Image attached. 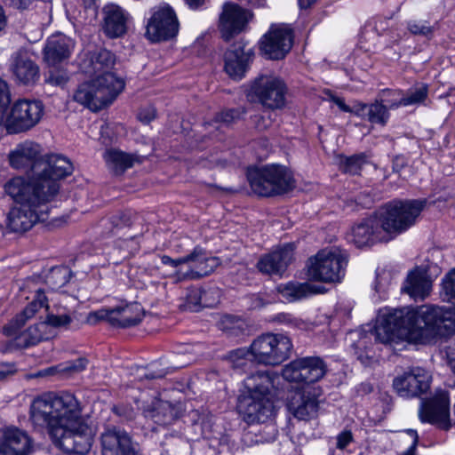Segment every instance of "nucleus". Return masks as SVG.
Listing matches in <instances>:
<instances>
[{
  "label": "nucleus",
  "mask_w": 455,
  "mask_h": 455,
  "mask_svg": "<svg viewBox=\"0 0 455 455\" xmlns=\"http://www.w3.org/2000/svg\"><path fill=\"white\" fill-rule=\"evenodd\" d=\"M453 334L455 306L425 304L380 314L370 333L358 332L359 339L351 347L356 359L363 365L370 366L374 360L371 337L383 344L403 339L427 344L436 338H447Z\"/></svg>",
  "instance_id": "f257e3e1"
},
{
  "label": "nucleus",
  "mask_w": 455,
  "mask_h": 455,
  "mask_svg": "<svg viewBox=\"0 0 455 455\" xmlns=\"http://www.w3.org/2000/svg\"><path fill=\"white\" fill-rule=\"evenodd\" d=\"M427 204V198L392 200L381 208L379 215L363 219L354 225L352 242L361 248L382 241L383 232L399 235L415 225Z\"/></svg>",
  "instance_id": "f03ea898"
},
{
  "label": "nucleus",
  "mask_w": 455,
  "mask_h": 455,
  "mask_svg": "<svg viewBox=\"0 0 455 455\" xmlns=\"http://www.w3.org/2000/svg\"><path fill=\"white\" fill-rule=\"evenodd\" d=\"M45 186L47 188L39 182L24 186L20 180H11L5 184V193L19 204L10 210L6 217L7 228L12 232H27L36 223L48 220L49 204L58 195L60 186Z\"/></svg>",
  "instance_id": "7ed1b4c3"
},
{
  "label": "nucleus",
  "mask_w": 455,
  "mask_h": 455,
  "mask_svg": "<svg viewBox=\"0 0 455 455\" xmlns=\"http://www.w3.org/2000/svg\"><path fill=\"white\" fill-rule=\"evenodd\" d=\"M327 372V364L319 356L297 358L286 364L282 371L284 379L290 382L303 383L300 390L296 391L289 399L287 408L298 419L308 420L317 415L320 387L310 386L319 381Z\"/></svg>",
  "instance_id": "20e7f679"
},
{
  "label": "nucleus",
  "mask_w": 455,
  "mask_h": 455,
  "mask_svg": "<svg viewBox=\"0 0 455 455\" xmlns=\"http://www.w3.org/2000/svg\"><path fill=\"white\" fill-rule=\"evenodd\" d=\"M10 165L17 170H24L28 174V180L16 177L12 180H20L24 186L39 182L45 186H60V180L70 175L73 171L71 162L60 155H49L40 156L39 145L26 141L17 146L15 150L9 155Z\"/></svg>",
  "instance_id": "39448f33"
},
{
  "label": "nucleus",
  "mask_w": 455,
  "mask_h": 455,
  "mask_svg": "<svg viewBox=\"0 0 455 455\" xmlns=\"http://www.w3.org/2000/svg\"><path fill=\"white\" fill-rule=\"evenodd\" d=\"M30 419L35 426L45 428L48 435L56 428L72 427L84 419L79 401L68 392L44 393L35 398Z\"/></svg>",
  "instance_id": "423d86ee"
},
{
  "label": "nucleus",
  "mask_w": 455,
  "mask_h": 455,
  "mask_svg": "<svg viewBox=\"0 0 455 455\" xmlns=\"http://www.w3.org/2000/svg\"><path fill=\"white\" fill-rule=\"evenodd\" d=\"M277 376L267 371H258L244 380L245 391L237 398V410L248 424L264 423L273 416L275 406L270 397Z\"/></svg>",
  "instance_id": "0eeeda50"
},
{
  "label": "nucleus",
  "mask_w": 455,
  "mask_h": 455,
  "mask_svg": "<svg viewBox=\"0 0 455 455\" xmlns=\"http://www.w3.org/2000/svg\"><path fill=\"white\" fill-rule=\"evenodd\" d=\"M247 179L254 194L271 197L285 194L294 188L291 172L281 164L249 168Z\"/></svg>",
  "instance_id": "6e6552de"
},
{
  "label": "nucleus",
  "mask_w": 455,
  "mask_h": 455,
  "mask_svg": "<svg viewBox=\"0 0 455 455\" xmlns=\"http://www.w3.org/2000/svg\"><path fill=\"white\" fill-rule=\"evenodd\" d=\"M104 79L114 84L109 85L101 79L92 78L78 85L73 96L74 100L92 111H99L110 105L124 88V83L111 75H107Z\"/></svg>",
  "instance_id": "1a4fd4ad"
},
{
  "label": "nucleus",
  "mask_w": 455,
  "mask_h": 455,
  "mask_svg": "<svg viewBox=\"0 0 455 455\" xmlns=\"http://www.w3.org/2000/svg\"><path fill=\"white\" fill-rule=\"evenodd\" d=\"M347 254L339 248L323 250L307 261V276L310 281L339 283L345 275Z\"/></svg>",
  "instance_id": "9d476101"
},
{
  "label": "nucleus",
  "mask_w": 455,
  "mask_h": 455,
  "mask_svg": "<svg viewBox=\"0 0 455 455\" xmlns=\"http://www.w3.org/2000/svg\"><path fill=\"white\" fill-rule=\"evenodd\" d=\"M293 348L291 339L282 333L262 334L250 346L254 360L265 365H279L287 360Z\"/></svg>",
  "instance_id": "9b49d317"
},
{
  "label": "nucleus",
  "mask_w": 455,
  "mask_h": 455,
  "mask_svg": "<svg viewBox=\"0 0 455 455\" xmlns=\"http://www.w3.org/2000/svg\"><path fill=\"white\" fill-rule=\"evenodd\" d=\"M49 436L52 443L65 453L84 455L92 448L94 432L84 419L72 427L56 428Z\"/></svg>",
  "instance_id": "f8f14e48"
},
{
  "label": "nucleus",
  "mask_w": 455,
  "mask_h": 455,
  "mask_svg": "<svg viewBox=\"0 0 455 455\" xmlns=\"http://www.w3.org/2000/svg\"><path fill=\"white\" fill-rule=\"evenodd\" d=\"M287 86L275 76H260L247 90L246 97L250 102L259 103L271 110L281 109L285 106Z\"/></svg>",
  "instance_id": "ddd939ff"
},
{
  "label": "nucleus",
  "mask_w": 455,
  "mask_h": 455,
  "mask_svg": "<svg viewBox=\"0 0 455 455\" xmlns=\"http://www.w3.org/2000/svg\"><path fill=\"white\" fill-rule=\"evenodd\" d=\"M44 115L40 100H19L11 108L5 118L9 133H20L36 126Z\"/></svg>",
  "instance_id": "4468645a"
},
{
  "label": "nucleus",
  "mask_w": 455,
  "mask_h": 455,
  "mask_svg": "<svg viewBox=\"0 0 455 455\" xmlns=\"http://www.w3.org/2000/svg\"><path fill=\"white\" fill-rule=\"evenodd\" d=\"M141 308L139 304H125L113 308H100L89 313L88 322L96 324L107 321L114 327L129 328L142 321Z\"/></svg>",
  "instance_id": "2eb2a0df"
},
{
  "label": "nucleus",
  "mask_w": 455,
  "mask_h": 455,
  "mask_svg": "<svg viewBox=\"0 0 455 455\" xmlns=\"http://www.w3.org/2000/svg\"><path fill=\"white\" fill-rule=\"evenodd\" d=\"M431 379L425 369L411 367L393 379V387L401 397H419L429 390Z\"/></svg>",
  "instance_id": "dca6fc26"
},
{
  "label": "nucleus",
  "mask_w": 455,
  "mask_h": 455,
  "mask_svg": "<svg viewBox=\"0 0 455 455\" xmlns=\"http://www.w3.org/2000/svg\"><path fill=\"white\" fill-rule=\"evenodd\" d=\"M116 62V56L105 48H99L84 52L79 62V68L82 73L95 79H101L104 84L111 85L113 83L105 81L107 75L116 76L111 72Z\"/></svg>",
  "instance_id": "f3484780"
},
{
  "label": "nucleus",
  "mask_w": 455,
  "mask_h": 455,
  "mask_svg": "<svg viewBox=\"0 0 455 455\" xmlns=\"http://www.w3.org/2000/svg\"><path fill=\"white\" fill-rule=\"evenodd\" d=\"M253 47L239 40L232 44L224 54V70L234 80H241L254 59Z\"/></svg>",
  "instance_id": "a211bd4d"
},
{
  "label": "nucleus",
  "mask_w": 455,
  "mask_h": 455,
  "mask_svg": "<svg viewBox=\"0 0 455 455\" xmlns=\"http://www.w3.org/2000/svg\"><path fill=\"white\" fill-rule=\"evenodd\" d=\"M179 21L174 11L167 6L155 11L148 20L147 37L152 42L167 41L178 34Z\"/></svg>",
  "instance_id": "6ab92c4d"
},
{
  "label": "nucleus",
  "mask_w": 455,
  "mask_h": 455,
  "mask_svg": "<svg viewBox=\"0 0 455 455\" xmlns=\"http://www.w3.org/2000/svg\"><path fill=\"white\" fill-rule=\"evenodd\" d=\"M101 455H141L138 443L125 430L108 427L100 436Z\"/></svg>",
  "instance_id": "aec40b11"
},
{
  "label": "nucleus",
  "mask_w": 455,
  "mask_h": 455,
  "mask_svg": "<svg viewBox=\"0 0 455 455\" xmlns=\"http://www.w3.org/2000/svg\"><path fill=\"white\" fill-rule=\"evenodd\" d=\"M293 42L292 32L288 28L272 26L259 42V49L271 60H282L291 51Z\"/></svg>",
  "instance_id": "412c9836"
},
{
  "label": "nucleus",
  "mask_w": 455,
  "mask_h": 455,
  "mask_svg": "<svg viewBox=\"0 0 455 455\" xmlns=\"http://www.w3.org/2000/svg\"><path fill=\"white\" fill-rule=\"evenodd\" d=\"M35 449V441L27 431L16 427L3 429L0 436V455H31Z\"/></svg>",
  "instance_id": "4be33fe9"
},
{
  "label": "nucleus",
  "mask_w": 455,
  "mask_h": 455,
  "mask_svg": "<svg viewBox=\"0 0 455 455\" xmlns=\"http://www.w3.org/2000/svg\"><path fill=\"white\" fill-rule=\"evenodd\" d=\"M251 12L237 4L228 2L223 5L220 17V31L225 41H229L235 35L241 33L251 19Z\"/></svg>",
  "instance_id": "5701e85b"
},
{
  "label": "nucleus",
  "mask_w": 455,
  "mask_h": 455,
  "mask_svg": "<svg viewBox=\"0 0 455 455\" xmlns=\"http://www.w3.org/2000/svg\"><path fill=\"white\" fill-rule=\"evenodd\" d=\"M294 250L293 243H285L263 255L257 263V268L263 274L282 275L293 260Z\"/></svg>",
  "instance_id": "b1692460"
},
{
  "label": "nucleus",
  "mask_w": 455,
  "mask_h": 455,
  "mask_svg": "<svg viewBox=\"0 0 455 455\" xmlns=\"http://www.w3.org/2000/svg\"><path fill=\"white\" fill-rule=\"evenodd\" d=\"M419 414L422 422L435 425L439 429L447 431L451 427L449 400L445 396L435 397L425 402Z\"/></svg>",
  "instance_id": "393cba45"
},
{
  "label": "nucleus",
  "mask_w": 455,
  "mask_h": 455,
  "mask_svg": "<svg viewBox=\"0 0 455 455\" xmlns=\"http://www.w3.org/2000/svg\"><path fill=\"white\" fill-rule=\"evenodd\" d=\"M10 71L15 82L25 86H34L40 78V68L24 52H15L11 59Z\"/></svg>",
  "instance_id": "a878e982"
},
{
  "label": "nucleus",
  "mask_w": 455,
  "mask_h": 455,
  "mask_svg": "<svg viewBox=\"0 0 455 455\" xmlns=\"http://www.w3.org/2000/svg\"><path fill=\"white\" fill-rule=\"evenodd\" d=\"M74 47L71 38L63 34L52 35L44 47V60L49 66H55L69 59Z\"/></svg>",
  "instance_id": "bb28decb"
},
{
  "label": "nucleus",
  "mask_w": 455,
  "mask_h": 455,
  "mask_svg": "<svg viewBox=\"0 0 455 455\" xmlns=\"http://www.w3.org/2000/svg\"><path fill=\"white\" fill-rule=\"evenodd\" d=\"M48 308L47 298L44 292L38 290L35 299L18 314L8 324L4 326V333L6 336H14L20 329L26 323L27 320L33 317L34 315L42 307Z\"/></svg>",
  "instance_id": "cd10ccee"
},
{
  "label": "nucleus",
  "mask_w": 455,
  "mask_h": 455,
  "mask_svg": "<svg viewBox=\"0 0 455 455\" xmlns=\"http://www.w3.org/2000/svg\"><path fill=\"white\" fill-rule=\"evenodd\" d=\"M103 11L105 34L110 38L119 37L125 34L127 18L124 11L115 4L106 6Z\"/></svg>",
  "instance_id": "c85d7f7f"
},
{
  "label": "nucleus",
  "mask_w": 455,
  "mask_h": 455,
  "mask_svg": "<svg viewBox=\"0 0 455 455\" xmlns=\"http://www.w3.org/2000/svg\"><path fill=\"white\" fill-rule=\"evenodd\" d=\"M181 415L178 406L167 401H159L152 408L145 411V417L150 419L158 426H169L176 421Z\"/></svg>",
  "instance_id": "c756f323"
},
{
  "label": "nucleus",
  "mask_w": 455,
  "mask_h": 455,
  "mask_svg": "<svg viewBox=\"0 0 455 455\" xmlns=\"http://www.w3.org/2000/svg\"><path fill=\"white\" fill-rule=\"evenodd\" d=\"M277 290L283 298L289 302L300 300L313 294L322 292L319 286L310 284L307 282L299 283L296 281H291L285 284H280L277 287Z\"/></svg>",
  "instance_id": "7c9ffc66"
},
{
  "label": "nucleus",
  "mask_w": 455,
  "mask_h": 455,
  "mask_svg": "<svg viewBox=\"0 0 455 455\" xmlns=\"http://www.w3.org/2000/svg\"><path fill=\"white\" fill-rule=\"evenodd\" d=\"M216 293L215 290H204L193 287L188 289L184 303L180 305V308L184 311L198 312L202 307H212L216 305V301H208L206 297L210 294Z\"/></svg>",
  "instance_id": "2f4dec72"
},
{
  "label": "nucleus",
  "mask_w": 455,
  "mask_h": 455,
  "mask_svg": "<svg viewBox=\"0 0 455 455\" xmlns=\"http://www.w3.org/2000/svg\"><path fill=\"white\" fill-rule=\"evenodd\" d=\"M105 159L108 165L116 175L123 174L127 169L132 167L135 162L139 161L137 156L127 154L117 149L107 151Z\"/></svg>",
  "instance_id": "473e14b6"
},
{
  "label": "nucleus",
  "mask_w": 455,
  "mask_h": 455,
  "mask_svg": "<svg viewBox=\"0 0 455 455\" xmlns=\"http://www.w3.org/2000/svg\"><path fill=\"white\" fill-rule=\"evenodd\" d=\"M46 323L44 322L37 323L29 326L27 330L15 335L17 346L20 347H29L47 339L45 333Z\"/></svg>",
  "instance_id": "72a5a7b5"
},
{
  "label": "nucleus",
  "mask_w": 455,
  "mask_h": 455,
  "mask_svg": "<svg viewBox=\"0 0 455 455\" xmlns=\"http://www.w3.org/2000/svg\"><path fill=\"white\" fill-rule=\"evenodd\" d=\"M430 283L425 276L419 273L411 272L408 275L406 284L402 290L414 299H424L428 295Z\"/></svg>",
  "instance_id": "f704fd0d"
},
{
  "label": "nucleus",
  "mask_w": 455,
  "mask_h": 455,
  "mask_svg": "<svg viewBox=\"0 0 455 455\" xmlns=\"http://www.w3.org/2000/svg\"><path fill=\"white\" fill-rule=\"evenodd\" d=\"M369 156L366 153L355 154L350 156H341L339 169L344 173L350 175L360 174L363 165L368 163Z\"/></svg>",
  "instance_id": "c9c22d12"
},
{
  "label": "nucleus",
  "mask_w": 455,
  "mask_h": 455,
  "mask_svg": "<svg viewBox=\"0 0 455 455\" xmlns=\"http://www.w3.org/2000/svg\"><path fill=\"white\" fill-rule=\"evenodd\" d=\"M220 264V260L217 257L207 256L203 261L196 265L184 275V278L200 279L211 275Z\"/></svg>",
  "instance_id": "e433bc0d"
},
{
  "label": "nucleus",
  "mask_w": 455,
  "mask_h": 455,
  "mask_svg": "<svg viewBox=\"0 0 455 455\" xmlns=\"http://www.w3.org/2000/svg\"><path fill=\"white\" fill-rule=\"evenodd\" d=\"M133 213L131 210L120 211L103 220V225L110 226L109 235H116V231L132 224Z\"/></svg>",
  "instance_id": "4c0bfd02"
},
{
  "label": "nucleus",
  "mask_w": 455,
  "mask_h": 455,
  "mask_svg": "<svg viewBox=\"0 0 455 455\" xmlns=\"http://www.w3.org/2000/svg\"><path fill=\"white\" fill-rule=\"evenodd\" d=\"M390 118V113L387 107L385 106L378 98L374 102L369 104L366 121L373 124L385 126Z\"/></svg>",
  "instance_id": "58836bf2"
},
{
  "label": "nucleus",
  "mask_w": 455,
  "mask_h": 455,
  "mask_svg": "<svg viewBox=\"0 0 455 455\" xmlns=\"http://www.w3.org/2000/svg\"><path fill=\"white\" fill-rule=\"evenodd\" d=\"M244 325V321L242 318L232 315H223L219 322V327L220 330L228 335L235 337L243 334Z\"/></svg>",
  "instance_id": "ea45409f"
},
{
  "label": "nucleus",
  "mask_w": 455,
  "mask_h": 455,
  "mask_svg": "<svg viewBox=\"0 0 455 455\" xmlns=\"http://www.w3.org/2000/svg\"><path fill=\"white\" fill-rule=\"evenodd\" d=\"M428 97V85L421 84L403 92L404 107L424 104Z\"/></svg>",
  "instance_id": "a19ab883"
},
{
  "label": "nucleus",
  "mask_w": 455,
  "mask_h": 455,
  "mask_svg": "<svg viewBox=\"0 0 455 455\" xmlns=\"http://www.w3.org/2000/svg\"><path fill=\"white\" fill-rule=\"evenodd\" d=\"M387 109H396L404 107L403 91L385 89L378 98Z\"/></svg>",
  "instance_id": "79ce46f5"
},
{
  "label": "nucleus",
  "mask_w": 455,
  "mask_h": 455,
  "mask_svg": "<svg viewBox=\"0 0 455 455\" xmlns=\"http://www.w3.org/2000/svg\"><path fill=\"white\" fill-rule=\"evenodd\" d=\"M246 114V108L243 107L226 108L216 114L214 120L217 123H222L229 125L240 120Z\"/></svg>",
  "instance_id": "37998d69"
},
{
  "label": "nucleus",
  "mask_w": 455,
  "mask_h": 455,
  "mask_svg": "<svg viewBox=\"0 0 455 455\" xmlns=\"http://www.w3.org/2000/svg\"><path fill=\"white\" fill-rule=\"evenodd\" d=\"M69 269L66 267H54L46 277V282L53 288H60L69 282Z\"/></svg>",
  "instance_id": "c03bdc74"
},
{
  "label": "nucleus",
  "mask_w": 455,
  "mask_h": 455,
  "mask_svg": "<svg viewBox=\"0 0 455 455\" xmlns=\"http://www.w3.org/2000/svg\"><path fill=\"white\" fill-rule=\"evenodd\" d=\"M271 322L283 324L292 329H305L307 326V323L302 319L296 317L291 313L284 312L273 315Z\"/></svg>",
  "instance_id": "a18cd8bd"
},
{
  "label": "nucleus",
  "mask_w": 455,
  "mask_h": 455,
  "mask_svg": "<svg viewBox=\"0 0 455 455\" xmlns=\"http://www.w3.org/2000/svg\"><path fill=\"white\" fill-rule=\"evenodd\" d=\"M442 291L444 300L455 303V268L451 270L443 279Z\"/></svg>",
  "instance_id": "49530a36"
},
{
  "label": "nucleus",
  "mask_w": 455,
  "mask_h": 455,
  "mask_svg": "<svg viewBox=\"0 0 455 455\" xmlns=\"http://www.w3.org/2000/svg\"><path fill=\"white\" fill-rule=\"evenodd\" d=\"M68 81V76L66 70L51 68L44 76V83L52 86L63 87Z\"/></svg>",
  "instance_id": "de8ad7c7"
},
{
  "label": "nucleus",
  "mask_w": 455,
  "mask_h": 455,
  "mask_svg": "<svg viewBox=\"0 0 455 455\" xmlns=\"http://www.w3.org/2000/svg\"><path fill=\"white\" fill-rule=\"evenodd\" d=\"M408 29L413 35L431 38L434 35L435 26H431L426 20H412L408 23Z\"/></svg>",
  "instance_id": "09e8293b"
},
{
  "label": "nucleus",
  "mask_w": 455,
  "mask_h": 455,
  "mask_svg": "<svg viewBox=\"0 0 455 455\" xmlns=\"http://www.w3.org/2000/svg\"><path fill=\"white\" fill-rule=\"evenodd\" d=\"M181 367L182 366H170L166 368H159L158 363H153L147 369L142 378L146 379H163L167 374L173 372L175 370Z\"/></svg>",
  "instance_id": "8fccbe9b"
},
{
  "label": "nucleus",
  "mask_w": 455,
  "mask_h": 455,
  "mask_svg": "<svg viewBox=\"0 0 455 455\" xmlns=\"http://www.w3.org/2000/svg\"><path fill=\"white\" fill-rule=\"evenodd\" d=\"M73 321L69 314L54 315L48 314L44 323H46V328L52 326L54 328H67Z\"/></svg>",
  "instance_id": "3c124183"
},
{
  "label": "nucleus",
  "mask_w": 455,
  "mask_h": 455,
  "mask_svg": "<svg viewBox=\"0 0 455 455\" xmlns=\"http://www.w3.org/2000/svg\"><path fill=\"white\" fill-rule=\"evenodd\" d=\"M112 412L120 418L121 421H132L135 419L136 412L131 404H117L112 407Z\"/></svg>",
  "instance_id": "603ef678"
},
{
  "label": "nucleus",
  "mask_w": 455,
  "mask_h": 455,
  "mask_svg": "<svg viewBox=\"0 0 455 455\" xmlns=\"http://www.w3.org/2000/svg\"><path fill=\"white\" fill-rule=\"evenodd\" d=\"M183 257L186 264L195 263L196 266L207 257V252L200 246H196L189 254Z\"/></svg>",
  "instance_id": "864d4df0"
},
{
  "label": "nucleus",
  "mask_w": 455,
  "mask_h": 455,
  "mask_svg": "<svg viewBox=\"0 0 455 455\" xmlns=\"http://www.w3.org/2000/svg\"><path fill=\"white\" fill-rule=\"evenodd\" d=\"M336 440V448L339 450H345L354 442V435L351 430L344 429L337 435Z\"/></svg>",
  "instance_id": "5fc2aeb1"
},
{
  "label": "nucleus",
  "mask_w": 455,
  "mask_h": 455,
  "mask_svg": "<svg viewBox=\"0 0 455 455\" xmlns=\"http://www.w3.org/2000/svg\"><path fill=\"white\" fill-rule=\"evenodd\" d=\"M389 276L387 272L377 273L374 289L380 295L386 293L387 290Z\"/></svg>",
  "instance_id": "6e6d98bb"
},
{
  "label": "nucleus",
  "mask_w": 455,
  "mask_h": 455,
  "mask_svg": "<svg viewBox=\"0 0 455 455\" xmlns=\"http://www.w3.org/2000/svg\"><path fill=\"white\" fill-rule=\"evenodd\" d=\"M10 94L8 92L7 84L0 79V117L3 116L10 103Z\"/></svg>",
  "instance_id": "4d7b16f0"
},
{
  "label": "nucleus",
  "mask_w": 455,
  "mask_h": 455,
  "mask_svg": "<svg viewBox=\"0 0 455 455\" xmlns=\"http://www.w3.org/2000/svg\"><path fill=\"white\" fill-rule=\"evenodd\" d=\"M139 236L133 235L128 239L121 240L119 246L123 249L127 250L129 253H135L140 250V243L138 241Z\"/></svg>",
  "instance_id": "13d9d810"
},
{
  "label": "nucleus",
  "mask_w": 455,
  "mask_h": 455,
  "mask_svg": "<svg viewBox=\"0 0 455 455\" xmlns=\"http://www.w3.org/2000/svg\"><path fill=\"white\" fill-rule=\"evenodd\" d=\"M369 104L355 101L353 105L349 107L350 110L348 113L353 114L363 120H366L367 111H368Z\"/></svg>",
  "instance_id": "bf43d9fd"
},
{
  "label": "nucleus",
  "mask_w": 455,
  "mask_h": 455,
  "mask_svg": "<svg viewBox=\"0 0 455 455\" xmlns=\"http://www.w3.org/2000/svg\"><path fill=\"white\" fill-rule=\"evenodd\" d=\"M156 109L153 107H148L140 110L138 113V119L141 123L148 124L156 118Z\"/></svg>",
  "instance_id": "052dcab7"
},
{
  "label": "nucleus",
  "mask_w": 455,
  "mask_h": 455,
  "mask_svg": "<svg viewBox=\"0 0 455 455\" xmlns=\"http://www.w3.org/2000/svg\"><path fill=\"white\" fill-rule=\"evenodd\" d=\"M251 120L255 125V128L260 132L267 130L271 124L270 119L261 115H254L251 116Z\"/></svg>",
  "instance_id": "680f3d73"
},
{
  "label": "nucleus",
  "mask_w": 455,
  "mask_h": 455,
  "mask_svg": "<svg viewBox=\"0 0 455 455\" xmlns=\"http://www.w3.org/2000/svg\"><path fill=\"white\" fill-rule=\"evenodd\" d=\"M408 165V159L403 155H397L392 160V170L395 173H400L403 169Z\"/></svg>",
  "instance_id": "e2e57ef3"
},
{
  "label": "nucleus",
  "mask_w": 455,
  "mask_h": 455,
  "mask_svg": "<svg viewBox=\"0 0 455 455\" xmlns=\"http://www.w3.org/2000/svg\"><path fill=\"white\" fill-rule=\"evenodd\" d=\"M17 371V367L14 363H0V381L4 380L10 375H13Z\"/></svg>",
  "instance_id": "0e129e2a"
},
{
  "label": "nucleus",
  "mask_w": 455,
  "mask_h": 455,
  "mask_svg": "<svg viewBox=\"0 0 455 455\" xmlns=\"http://www.w3.org/2000/svg\"><path fill=\"white\" fill-rule=\"evenodd\" d=\"M5 5L20 10L24 11L29 8L34 0H4Z\"/></svg>",
  "instance_id": "69168bd1"
},
{
  "label": "nucleus",
  "mask_w": 455,
  "mask_h": 455,
  "mask_svg": "<svg viewBox=\"0 0 455 455\" xmlns=\"http://www.w3.org/2000/svg\"><path fill=\"white\" fill-rule=\"evenodd\" d=\"M88 360L84 357H79L75 361L69 362L67 370L73 372H79L84 370L87 366Z\"/></svg>",
  "instance_id": "338daca9"
},
{
  "label": "nucleus",
  "mask_w": 455,
  "mask_h": 455,
  "mask_svg": "<svg viewBox=\"0 0 455 455\" xmlns=\"http://www.w3.org/2000/svg\"><path fill=\"white\" fill-rule=\"evenodd\" d=\"M355 393L359 396H364L371 394L373 391V386L371 383L365 381L357 385L355 388Z\"/></svg>",
  "instance_id": "774afa93"
}]
</instances>
